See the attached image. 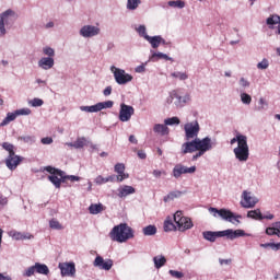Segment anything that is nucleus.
Segmentation results:
<instances>
[{
	"label": "nucleus",
	"mask_w": 280,
	"mask_h": 280,
	"mask_svg": "<svg viewBox=\"0 0 280 280\" xmlns=\"http://www.w3.org/2000/svg\"><path fill=\"white\" fill-rule=\"evenodd\" d=\"M15 114L18 115V117L21 115H32V109H30V108L16 109Z\"/></svg>",
	"instance_id": "obj_55"
},
{
	"label": "nucleus",
	"mask_w": 280,
	"mask_h": 280,
	"mask_svg": "<svg viewBox=\"0 0 280 280\" xmlns=\"http://www.w3.org/2000/svg\"><path fill=\"white\" fill-rule=\"evenodd\" d=\"M43 104H45V102L43 101V98L38 97L28 101V106H32L33 108H39L40 106H43Z\"/></svg>",
	"instance_id": "obj_44"
},
{
	"label": "nucleus",
	"mask_w": 280,
	"mask_h": 280,
	"mask_svg": "<svg viewBox=\"0 0 280 280\" xmlns=\"http://www.w3.org/2000/svg\"><path fill=\"white\" fill-rule=\"evenodd\" d=\"M147 40L149 45H151L152 49H159V47H161L159 35L149 36Z\"/></svg>",
	"instance_id": "obj_36"
},
{
	"label": "nucleus",
	"mask_w": 280,
	"mask_h": 280,
	"mask_svg": "<svg viewBox=\"0 0 280 280\" xmlns=\"http://www.w3.org/2000/svg\"><path fill=\"white\" fill-rule=\"evenodd\" d=\"M164 231H165V233H170V231H176V225L174 224L172 219L167 218L164 221Z\"/></svg>",
	"instance_id": "obj_38"
},
{
	"label": "nucleus",
	"mask_w": 280,
	"mask_h": 280,
	"mask_svg": "<svg viewBox=\"0 0 280 280\" xmlns=\"http://www.w3.org/2000/svg\"><path fill=\"white\" fill-rule=\"evenodd\" d=\"M166 175L167 173L165 171H159V170L153 171L154 178H161L162 176H166Z\"/></svg>",
	"instance_id": "obj_59"
},
{
	"label": "nucleus",
	"mask_w": 280,
	"mask_h": 280,
	"mask_svg": "<svg viewBox=\"0 0 280 280\" xmlns=\"http://www.w3.org/2000/svg\"><path fill=\"white\" fill-rule=\"evenodd\" d=\"M79 34L82 38H95L102 34V28L97 25L85 24L80 28Z\"/></svg>",
	"instance_id": "obj_11"
},
{
	"label": "nucleus",
	"mask_w": 280,
	"mask_h": 280,
	"mask_svg": "<svg viewBox=\"0 0 280 280\" xmlns=\"http://www.w3.org/2000/svg\"><path fill=\"white\" fill-rule=\"evenodd\" d=\"M118 198H128V196H132V194H137V189L132 186L122 185L117 189Z\"/></svg>",
	"instance_id": "obj_21"
},
{
	"label": "nucleus",
	"mask_w": 280,
	"mask_h": 280,
	"mask_svg": "<svg viewBox=\"0 0 280 280\" xmlns=\"http://www.w3.org/2000/svg\"><path fill=\"white\" fill-rule=\"evenodd\" d=\"M22 162L23 156L16 155V153L8 155L5 159V165L8 170H10L11 172H14V170H16V167H19V165H21Z\"/></svg>",
	"instance_id": "obj_18"
},
{
	"label": "nucleus",
	"mask_w": 280,
	"mask_h": 280,
	"mask_svg": "<svg viewBox=\"0 0 280 280\" xmlns=\"http://www.w3.org/2000/svg\"><path fill=\"white\" fill-rule=\"evenodd\" d=\"M60 178H62L63 180H71V183H78L82 179L80 176L65 175V173H63V177H60Z\"/></svg>",
	"instance_id": "obj_52"
},
{
	"label": "nucleus",
	"mask_w": 280,
	"mask_h": 280,
	"mask_svg": "<svg viewBox=\"0 0 280 280\" xmlns=\"http://www.w3.org/2000/svg\"><path fill=\"white\" fill-rule=\"evenodd\" d=\"M245 141H248V137L237 133L236 137L232 138L230 143L231 145H234V143H237V145H242Z\"/></svg>",
	"instance_id": "obj_34"
},
{
	"label": "nucleus",
	"mask_w": 280,
	"mask_h": 280,
	"mask_svg": "<svg viewBox=\"0 0 280 280\" xmlns=\"http://www.w3.org/2000/svg\"><path fill=\"white\" fill-rule=\"evenodd\" d=\"M266 233H267V235H276L277 226L276 228H267Z\"/></svg>",
	"instance_id": "obj_63"
},
{
	"label": "nucleus",
	"mask_w": 280,
	"mask_h": 280,
	"mask_svg": "<svg viewBox=\"0 0 280 280\" xmlns=\"http://www.w3.org/2000/svg\"><path fill=\"white\" fill-rule=\"evenodd\" d=\"M49 226L50 229H55L56 231H62V224L58 220H50L49 221Z\"/></svg>",
	"instance_id": "obj_50"
},
{
	"label": "nucleus",
	"mask_w": 280,
	"mask_h": 280,
	"mask_svg": "<svg viewBox=\"0 0 280 280\" xmlns=\"http://www.w3.org/2000/svg\"><path fill=\"white\" fill-rule=\"evenodd\" d=\"M16 112L8 113L7 117L0 122V127L8 126L10 122L14 121L18 118Z\"/></svg>",
	"instance_id": "obj_28"
},
{
	"label": "nucleus",
	"mask_w": 280,
	"mask_h": 280,
	"mask_svg": "<svg viewBox=\"0 0 280 280\" xmlns=\"http://www.w3.org/2000/svg\"><path fill=\"white\" fill-rule=\"evenodd\" d=\"M189 102H191V94L180 95L176 90H173L166 96L164 105L172 108H185Z\"/></svg>",
	"instance_id": "obj_4"
},
{
	"label": "nucleus",
	"mask_w": 280,
	"mask_h": 280,
	"mask_svg": "<svg viewBox=\"0 0 280 280\" xmlns=\"http://www.w3.org/2000/svg\"><path fill=\"white\" fill-rule=\"evenodd\" d=\"M2 148H3V150H5L9 153V155L15 154L14 144H12V143L3 142Z\"/></svg>",
	"instance_id": "obj_49"
},
{
	"label": "nucleus",
	"mask_w": 280,
	"mask_h": 280,
	"mask_svg": "<svg viewBox=\"0 0 280 280\" xmlns=\"http://www.w3.org/2000/svg\"><path fill=\"white\" fill-rule=\"evenodd\" d=\"M151 54H152V55H151L150 58H149V60H150L151 62H156L158 60H170V61H173V60H174L172 57H170V56H167L166 54L161 52V51L155 52L154 50H151Z\"/></svg>",
	"instance_id": "obj_23"
},
{
	"label": "nucleus",
	"mask_w": 280,
	"mask_h": 280,
	"mask_svg": "<svg viewBox=\"0 0 280 280\" xmlns=\"http://www.w3.org/2000/svg\"><path fill=\"white\" fill-rule=\"evenodd\" d=\"M42 143L44 145H51V143H54V139L50 137L42 138Z\"/></svg>",
	"instance_id": "obj_61"
},
{
	"label": "nucleus",
	"mask_w": 280,
	"mask_h": 280,
	"mask_svg": "<svg viewBox=\"0 0 280 280\" xmlns=\"http://www.w3.org/2000/svg\"><path fill=\"white\" fill-rule=\"evenodd\" d=\"M109 237L112 242L124 244L125 242H128V240H132V237H135V232L127 223H120L112 229Z\"/></svg>",
	"instance_id": "obj_2"
},
{
	"label": "nucleus",
	"mask_w": 280,
	"mask_h": 280,
	"mask_svg": "<svg viewBox=\"0 0 280 280\" xmlns=\"http://www.w3.org/2000/svg\"><path fill=\"white\" fill-rule=\"evenodd\" d=\"M44 275L47 276L49 275V267L45 264H40V262H35L33 266L26 268L23 272H22V277H34V275Z\"/></svg>",
	"instance_id": "obj_7"
},
{
	"label": "nucleus",
	"mask_w": 280,
	"mask_h": 280,
	"mask_svg": "<svg viewBox=\"0 0 280 280\" xmlns=\"http://www.w3.org/2000/svg\"><path fill=\"white\" fill-rule=\"evenodd\" d=\"M183 196V191L173 190L167 196L164 197V202H170L172 200H176V198H180Z\"/></svg>",
	"instance_id": "obj_33"
},
{
	"label": "nucleus",
	"mask_w": 280,
	"mask_h": 280,
	"mask_svg": "<svg viewBox=\"0 0 280 280\" xmlns=\"http://www.w3.org/2000/svg\"><path fill=\"white\" fill-rule=\"evenodd\" d=\"M156 232V225H147L142 229V233L145 237H152Z\"/></svg>",
	"instance_id": "obj_31"
},
{
	"label": "nucleus",
	"mask_w": 280,
	"mask_h": 280,
	"mask_svg": "<svg viewBox=\"0 0 280 280\" xmlns=\"http://www.w3.org/2000/svg\"><path fill=\"white\" fill-rule=\"evenodd\" d=\"M114 171L116 172V174H124V172H126V165H124V163H117L114 166Z\"/></svg>",
	"instance_id": "obj_53"
},
{
	"label": "nucleus",
	"mask_w": 280,
	"mask_h": 280,
	"mask_svg": "<svg viewBox=\"0 0 280 280\" xmlns=\"http://www.w3.org/2000/svg\"><path fill=\"white\" fill-rule=\"evenodd\" d=\"M171 78L185 82V80H189V74L187 72L175 71L171 73Z\"/></svg>",
	"instance_id": "obj_32"
},
{
	"label": "nucleus",
	"mask_w": 280,
	"mask_h": 280,
	"mask_svg": "<svg viewBox=\"0 0 280 280\" xmlns=\"http://www.w3.org/2000/svg\"><path fill=\"white\" fill-rule=\"evenodd\" d=\"M257 69H259L260 71H266V69H268V67H270V61L267 58H264L261 61H259L257 63Z\"/></svg>",
	"instance_id": "obj_46"
},
{
	"label": "nucleus",
	"mask_w": 280,
	"mask_h": 280,
	"mask_svg": "<svg viewBox=\"0 0 280 280\" xmlns=\"http://www.w3.org/2000/svg\"><path fill=\"white\" fill-rule=\"evenodd\" d=\"M209 213H211L213 215V218H221V220H224L225 222H230L231 224H234L235 226H237L238 224H241L242 222L240 221V218H242V215L237 214L235 215V213H233L231 210L229 209H218V208H209L208 209Z\"/></svg>",
	"instance_id": "obj_5"
},
{
	"label": "nucleus",
	"mask_w": 280,
	"mask_h": 280,
	"mask_svg": "<svg viewBox=\"0 0 280 280\" xmlns=\"http://www.w3.org/2000/svg\"><path fill=\"white\" fill-rule=\"evenodd\" d=\"M114 104L113 101H105L91 106H80V110H82V113H100V110L113 108Z\"/></svg>",
	"instance_id": "obj_12"
},
{
	"label": "nucleus",
	"mask_w": 280,
	"mask_h": 280,
	"mask_svg": "<svg viewBox=\"0 0 280 280\" xmlns=\"http://www.w3.org/2000/svg\"><path fill=\"white\" fill-rule=\"evenodd\" d=\"M132 115H135V107L121 103L118 119L122 122L130 121Z\"/></svg>",
	"instance_id": "obj_15"
},
{
	"label": "nucleus",
	"mask_w": 280,
	"mask_h": 280,
	"mask_svg": "<svg viewBox=\"0 0 280 280\" xmlns=\"http://www.w3.org/2000/svg\"><path fill=\"white\" fill-rule=\"evenodd\" d=\"M202 235L203 240H207V242H215L218 237H226V240H237V237L246 236V232H244V230L228 229L219 232L205 231L202 232Z\"/></svg>",
	"instance_id": "obj_3"
},
{
	"label": "nucleus",
	"mask_w": 280,
	"mask_h": 280,
	"mask_svg": "<svg viewBox=\"0 0 280 280\" xmlns=\"http://www.w3.org/2000/svg\"><path fill=\"white\" fill-rule=\"evenodd\" d=\"M173 220L177 225L178 231H182V233L189 231V229H194V222H191V219L184 217L183 211L175 212Z\"/></svg>",
	"instance_id": "obj_6"
},
{
	"label": "nucleus",
	"mask_w": 280,
	"mask_h": 280,
	"mask_svg": "<svg viewBox=\"0 0 280 280\" xmlns=\"http://www.w3.org/2000/svg\"><path fill=\"white\" fill-rule=\"evenodd\" d=\"M172 174L175 178H180L183 176V174H196V166L187 167L183 164H176L173 167Z\"/></svg>",
	"instance_id": "obj_17"
},
{
	"label": "nucleus",
	"mask_w": 280,
	"mask_h": 280,
	"mask_svg": "<svg viewBox=\"0 0 280 280\" xmlns=\"http://www.w3.org/2000/svg\"><path fill=\"white\" fill-rule=\"evenodd\" d=\"M247 218H252V220H264V215L259 209L248 211Z\"/></svg>",
	"instance_id": "obj_37"
},
{
	"label": "nucleus",
	"mask_w": 280,
	"mask_h": 280,
	"mask_svg": "<svg viewBox=\"0 0 280 280\" xmlns=\"http://www.w3.org/2000/svg\"><path fill=\"white\" fill-rule=\"evenodd\" d=\"M48 180L52 183V185L56 187V189H60V186L62 183H65L63 178H59L58 175H50L48 176Z\"/></svg>",
	"instance_id": "obj_35"
},
{
	"label": "nucleus",
	"mask_w": 280,
	"mask_h": 280,
	"mask_svg": "<svg viewBox=\"0 0 280 280\" xmlns=\"http://www.w3.org/2000/svg\"><path fill=\"white\" fill-rule=\"evenodd\" d=\"M86 145V138L81 137V138H77V140L74 141V150H82V148H84Z\"/></svg>",
	"instance_id": "obj_42"
},
{
	"label": "nucleus",
	"mask_w": 280,
	"mask_h": 280,
	"mask_svg": "<svg viewBox=\"0 0 280 280\" xmlns=\"http://www.w3.org/2000/svg\"><path fill=\"white\" fill-rule=\"evenodd\" d=\"M58 268L61 277H75V262H59Z\"/></svg>",
	"instance_id": "obj_16"
},
{
	"label": "nucleus",
	"mask_w": 280,
	"mask_h": 280,
	"mask_svg": "<svg viewBox=\"0 0 280 280\" xmlns=\"http://www.w3.org/2000/svg\"><path fill=\"white\" fill-rule=\"evenodd\" d=\"M135 31L140 36V38H143L144 40H148V38L150 37V35H148V28L143 24L137 26Z\"/></svg>",
	"instance_id": "obj_29"
},
{
	"label": "nucleus",
	"mask_w": 280,
	"mask_h": 280,
	"mask_svg": "<svg viewBox=\"0 0 280 280\" xmlns=\"http://www.w3.org/2000/svg\"><path fill=\"white\" fill-rule=\"evenodd\" d=\"M167 5H170V8H177L178 10H183V8H185V1H183V0H170L167 2Z\"/></svg>",
	"instance_id": "obj_39"
},
{
	"label": "nucleus",
	"mask_w": 280,
	"mask_h": 280,
	"mask_svg": "<svg viewBox=\"0 0 280 280\" xmlns=\"http://www.w3.org/2000/svg\"><path fill=\"white\" fill-rule=\"evenodd\" d=\"M43 54L46 56V58H55L56 57V50L49 46H45L43 48Z\"/></svg>",
	"instance_id": "obj_43"
},
{
	"label": "nucleus",
	"mask_w": 280,
	"mask_h": 280,
	"mask_svg": "<svg viewBox=\"0 0 280 280\" xmlns=\"http://www.w3.org/2000/svg\"><path fill=\"white\" fill-rule=\"evenodd\" d=\"M94 183L96 185H106L107 182V178L106 177H103L102 175H98L95 179H94Z\"/></svg>",
	"instance_id": "obj_57"
},
{
	"label": "nucleus",
	"mask_w": 280,
	"mask_h": 280,
	"mask_svg": "<svg viewBox=\"0 0 280 280\" xmlns=\"http://www.w3.org/2000/svg\"><path fill=\"white\" fill-rule=\"evenodd\" d=\"M168 275H171V277H174L175 279H183V277H185V273H183L182 271H176V270H170Z\"/></svg>",
	"instance_id": "obj_54"
},
{
	"label": "nucleus",
	"mask_w": 280,
	"mask_h": 280,
	"mask_svg": "<svg viewBox=\"0 0 280 280\" xmlns=\"http://www.w3.org/2000/svg\"><path fill=\"white\" fill-rule=\"evenodd\" d=\"M241 102L242 104L249 106V104L253 102V97L248 93L241 92Z\"/></svg>",
	"instance_id": "obj_45"
},
{
	"label": "nucleus",
	"mask_w": 280,
	"mask_h": 280,
	"mask_svg": "<svg viewBox=\"0 0 280 280\" xmlns=\"http://www.w3.org/2000/svg\"><path fill=\"white\" fill-rule=\"evenodd\" d=\"M129 177L130 175L124 171L122 174H118V176H116V180L117 183H124V180Z\"/></svg>",
	"instance_id": "obj_56"
},
{
	"label": "nucleus",
	"mask_w": 280,
	"mask_h": 280,
	"mask_svg": "<svg viewBox=\"0 0 280 280\" xmlns=\"http://www.w3.org/2000/svg\"><path fill=\"white\" fill-rule=\"evenodd\" d=\"M0 20L7 27H12L19 21V13L12 9H7L0 13Z\"/></svg>",
	"instance_id": "obj_13"
},
{
	"label": "nucleus",
	"mask_w": 280,
	"mask_h": 280,
	"mask_svg": "<svg viewBox=\"0 0 280 280\" xmlns=\"http://www.w3.org/2000/svg\"><path fill=\"white\" fill-rule=\"evenodd\" d=\"M280 24V16L278 14H271L266 19V25H268L269 30H273L275 25Z\"/></svg>",
	"instance_id": "obj_25"
},
{
	"label": "nucleus",
	"mask_w": 280,
	"mask_h": 280,
	"mask_svg": "<svg viewBox=\"0 0 280 280\" xmlns=\"http://www.w3.org/2000/svg\"><path fill=\"white\" fill-rule=\"evenodd\" d=\"M219 264H220V266H231V264H233V259L219 258Z\"/></svg>",
	"instance_id": "obj_58"
},
{
	"label": "nucleus",
	"mask_w": 280,
	"mask_h": 280,
	"mask_svg": "<svg viewBox=\"0 0 280 280\" xmlns=\"http://www.w3.org/2000/svg\"><path fill=\"white\" fill-rule=\"evenodd\" d=\"M235 159L241 163H246L248 161V156H250V150L248 149V140L238 144L233 150Z\"/></svg>",
	"instance_id": "obj_10"
},
{
	"label": "nucleus",
	"mask_w": 280,
	"mask_h": 280,
	"mask_svg": "<svg viewBox=\"0 0 280 280\" xmlns=\"http://www.w3.org/2000/svg\"><path fill=\"white\" fill-rule=\"evenodd\" d=\"M136 73H145V65L137 66L135 69Z\"/></svg>",
	"instance_id": "obj_62"
},
{
	"label": "nucleus",
	"mask_w": 280,
	"mask_h": 280,
	"mask_svg": "<svg viewBox=\"0 0 280 280\" xmlns=\"http://www.w3.org/2000/svg\"><path fill=\"white\" fill-rule=\"evenodd\" d=\"M259 199H257V197H255L253 192L248 190L243 191L241 200V207H243V209H253V207H255V205H257Z\"/></svg>",
	"instance_id": "obj_14"
},
{
	"label": "nucleus",
	"mask_w": 280,
	"mask_h": 280,
	"mask_svg": "<svg viewBox=\"0 0 280 280\" xmlns=\"http://www.w3.org/2000/svg\"><path fill=\"white\" fill-rule=\"evenodd\" d=\"M165 126H178L180 124V119L178 117H171L164 120Z\"/></svg>",
	"instance_id": "obj_47"
},
{
	"label": "nucleus",
	"mask_w": 280,
	"mask_h": 280,
	"mask_svg": "<svg viewBox=\"0 0 280 280\" xmlns=\"http://www.w3.org/2000/svg\"><path fill=\"white\" fill-rule=\"evenodd\" d=\"M18 141H21L22 143H26V145H34V143H36V136H30V135L20 136L18 138Z\"/></svg>",
	"instance_id": "obj_26"
},
{
	"label": "nucleus",
	"mask_w": 280,
	"mask_h": 280,
	"mask_svg": "<svg viewBox=\"0 0 280 280\" xmlns=\"http://www.w3.org/2000/svg\"><path fill=\"white\" fill-rule=\"evenodd\" d=\"M8 26L4 25L3 21L0 20V36H5L8 34V31L5 30Z\"/></svg>",
	"instance_id": "obj_60"
},
{
	"label": "nucleus",
	"mask_w": 280,
	"mask_h": 280,
	"mask_svg": "<svg viewBox=\"0 0 280 280\" xmlns=\"http://www.w3.org/2000/svg\"><path fill=\"white\" fill-rule=\"evenodd\" d=\"M153 262L155 268L159 270L160 268H163L165 264H167V259L163 255H158L153 257Z\"/></svg>",
	"instance_id": "obj_27"
},
{
	"label": "nucleus",
	"mask_w": 280,
	"mask_h": 280,
	"mask_svg": "<svg viewBox=\"0 0 280 280\" xmlns=\"http://www.w3.org/2000/svg\"><path fill=\"white\" fill-rule=\"evenodd\" d=\"M54 65H56V60L51 57H42L37 61V66L42 71H49L50 69H54Z\"/></svg>",
	"instance_id": "obj_20"
},
{
	"label": "nucleus",
	"mask_w": 280,
	"mask_h": 280,
	"mask_svg": "<svg viewBox=\"0 0 280 280\" xmlns=\"http://www.w3.org/2000/svg\"><path fill=\"white\" fill-rule=\"evenodd\" d=\"M184 132L186 141H195V139H200L198 138V133L200 132V125L196 120L187 122L184 126Z\"/></svg>",
	"instance_id": "obj_8"
},
{
	"label": "nucleus",
	"mask_w": 280,
	"mask_h": 280,
	"mask_svg": "<svg viewBox=\"0 0 280 280\" xmlns=\"http://www.w3.org/2000/svg\"><path fill=\"white\" fill-rule=\"evenodd\" d=\"M238 85L241 86V89L245 90V89H249L250 88V81L247 80L246 78L242 77L238 80Z\"/></svg>",
	"instance_id": "obj_51"
},
{
	"label": "nucleus",
	"mask_w": 280,
	"mask_h": 280,
	"mask_svg": "<svg viewBox=\"0 0 280 280\" xmlns=\"http://www.w3.org/2000/svg\"><path fill=\"white\" fill-rule=\"evenodd\" d=\"M0 280H12V277L7 273L0 272Z\"/></svg>",
	"instance_id": "obj_64"
},
{
	"label": "nucleus",
	"mask_w": 280,
	"mask_h": 280,
	"mask_svg": "<svg viewBox=\"0 0 280 280\" xmlns=\"http://www.w3.org/2000/svg\"><path fill=\"white\" fill-rule=\"evenodd\" d=\"M45 170H46V172L51 174V176H54V175H57L59 177H63L65 176V172L60 171L58 168H55V167H51V166H46Z\"/></svg>",
	"instance_id": "obj_40"
},
{
	"label": "nucleus",
	"mask_w": 280,
	"mask_h": 280,
	"mask_svg": "<svg viewBox=\"0 0 280 280\" xmlns=\"http://www.w3.org/2000/svg\"><path fill=\"white\" fill-rule=\"evenodd\" d=\"M9 236L12 237L13 240H16L18 242L23 241V240H34V235L31 233H22L18 231H11L9 232Z\"/></svg>",
	"instance_id": "obj_22"
},
{
	"label": "nucleus",
	"mask_w": 280,
	"mask_h": 280,
	"mask_svg": "<svg viewBox=\"0 0 280 280\" xmlns=\"http://www.w3.org/2000/svg\"><path fill=\"white\" fill-rule=\"evenodd\" d=\"M89 211L92 215H97V213H102L104 211V206L102 203H92L89 207Z\"/></svg>",
	"instance_id": "obj_30"
},
{
	"label": "nucleus",
	"mask_w": 280,
	"mask_h": 280,
	"mask_svg": "<svg viewBox=\"0 0 280 280\" xmlns=\"http://www.w3.org/2000/svg\"><path fill=\"white\" fill-rule=\"evenodd\" d=\"M94 268H100V270H110L113 268V259L104 260V257L96 256L93 261Z\"/></svg>",
	"instance_id": "obj_19"
},
{
	"label": "nucleus",
	"mask_w": 280,
	"mask_h": 280,
	"mask_svg": "<svg viewBox=\"0 0 280 280\" xmlns=\"http://www.w3.org/2000/svg\"><path fill=\"white\" fill-rule=\"evenodd\" d=\"M110 71L114 74L115 82H117L119 85L132 82V75L127 73L126 70L112 66Z\"/></svg>",
	"instance_id": "obj_9"
},
{
	"label": "nucleus",
	"mask_w": 280,
	"mask_h": 280,
	"mask_svg": "<svg viewBox=\"0 0 280 280\" xmlns=\"http://www.w3.org/2000/svg\"><path fill=\"white\" fill-rule=\"evenodd\" d=\"M153 132L156 135H161L162 137H165V135L170 133V128H167V125L163 124H155L153 127Z\"/></svg>",
	"instance_id": "obj_24"
},
{
	"label": "nucleus",
	"mask_w": 280,
	"mask_h": 280,
	"mask_svg": "<svg viewBox=\"0 0 280 280\" xmlns=\"http://www.w3.org/2000/svg\"><path fill=\"white\" fill-rule=\"evenodd\" d=\"M257 110L261 112V110H268V102L264 98L260 97L258 100V107Z\"/></svg>",
	"instance_id": "obj_48"
},
{
	"label": "nucleus",
	"mask_w": 280,
	"mask_h": 280,
	"mask_svg": "<svg viewBox=\"0 0 280 280\" xmlns=\"http://www.w3.org/2000/svg\"><path fill=\"white\" fill-rule=\"evenodd\" d=\"M214 147L215 143H213L211 138L205 137L203 139H195L184 142L182 144L180 152L182 154H194V152H197L195 155H192V161H198L200 156H205V154L210 152V150H213Z\"/></svg>",
	"instance_id": "obj_1"
},
{
	"label": "nucleus",
	"mask_w": 280,
	"mask_h": 280,
	"mask_svg": "<svg viewBox=\"0 0 280 280\" xmlns=\"http://www.w3.org/2000/svg\"><path fill=\"white\" fill-rule=\"evenodd\" d=\"M141 5V0H127V10H137Z\"/></svg>",
	"instance_id": "obj_41"
}]
</instances>
